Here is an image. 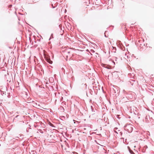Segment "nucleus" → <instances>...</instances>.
Wrapping results in <instances>:
<instances>
[{
  "mask_svg": "<svg viewBox=\"0 0 154 154\" xmlns=\"http://www.w3.org/2000/svg\"><path fill=\"white\" fill-rule=\"evenodd\" d=\"M125 128L129 131V132L131 131L132 130V128L129 125H126Z\"/></svg>",
  "mask_w": 154,
  "mask_h": 154,
  "instance_id": "nucleus-1",
  "label": "nucleus"
},
{
  "mask_svg": "<svg viewBox=\"0 0 154 154\" xmlns=\"http://www.w3.org/2000/svg\"><path fill=\"white\" fill-rule=\"evenodd\" d=\"M47 61L50 64H51L52 63V61H51L50 59H47Z\"/></svg>",
  "mask_w": 154,
  "mask_h": 154,
  "instance_id": "nucleus-2",
  "label": "nucleus"
}]
</instances>
